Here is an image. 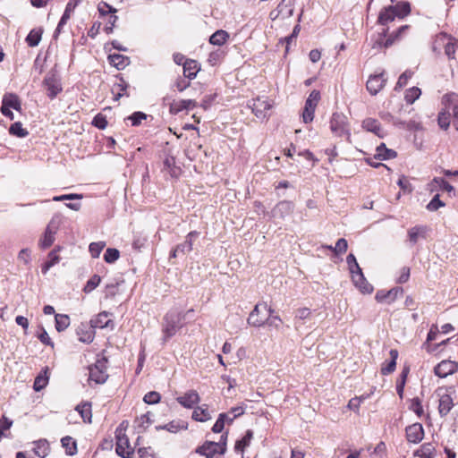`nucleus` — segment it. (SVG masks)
<instances>
[{
	"mask_svg": "<svg viewBox=\"0 0 458 458\" xmlns=\"http://www.w3.org/2000/svg\"><path fill=\"white\" fill-rule=\"evenodd\" d=\"M408 372H409V369H404L402 371L400 378L397 380V383H396V392H397L398 395L400 396V398H403V389H404Z\"/></svg>",
	"mask_w": 458,
	"mask_h": 458,
	"instance_id": "54",
	"label": "nucleus"
},
{
	"mask_svg": "<svg viewBox=\"0 0 458 458\" xmlns=\"http://www.w3.org/2000/svg\"><path fill=\"white\" fill-rule=\"evenodd\" d=\"M60 261V257L57 255V250L55 249L48 254V260L45 263L42 272L46 274L52 267Z\"/></svg>",
	"mask_w": 458,
	"mask_h": 458,
	"instance_id": "47",
	"label": "nucleus"
},
{
	"mask_svg": "<svg viewBox=\"0 0 458 458\" xmlns=\"http://www.w3.org/2000/svg\"><path fill=\"white\" fill-rule=\"evenodd\" d=\"M447 392L445 387H438L435 392L439 398L438 412L441 417L446 416L454 407L453 398Z\"/></svg>",
	"mask_w": 458,
	"mask_h": 458,
	"instance_id": "9",
	"label": "nucleus"
},
{
	"mask_svg": "<svg viewBox=\"0 0 458 458\" xmlns=\"http://www.w3.org/2000/svg\"><path fill=\"white\" fill-rule=\"evenodd\" d=\"M199 70L198 63L195 60L188 59L183 63V74L190 80L196 77Z\"/></svg>",
	"mask_w": 458,
	"mask_h": 458,
	"instance_id": "33",
	"label": "nucleus"
},
{
	"mask_svg": "<svg viewBox=\"0 0 458 458\" xmlns=\"http://www.w3.org/2000/svg\"><path fill=\"white\" fill-rule=\"evenodd\" d=\"M229 38V34L223 30H216L209 38V43L216 46H222Z\"/></svg>",
	"mask_w": 458,
	"mask_h": 458,
	"instance_id": "38",
	"label": "nucleus"
},
{
	"mask_svg": "<svg viewBox=\"0 0 458 458\" xmlns=\"http://www.w3.org/2000/svg\"><path fill=\"white\" fill-rule=\"evenodd\" d=\"M48 369L45 368V369L40 372L37 377L35 378L33 388L36 392L41 391L48 383V376H47Z\"/></svg>",
	"mask_w": 458,
	"mask_h": 458,
	"instance_id": "36",
	"label": "nucleus"
},
{
	"mask_svg": "<svg viewBox=\"0 0 458 458\" xmlns=\"http://www.w3.org/2000/svg\"><path fill=\"white\" fill-rule=\"evenodd\" d=\"M390 354V360L386 361V363L383 364L381 368V373L383 375H388L392 373L396 367V360L398 358V352L395 349H392L389 352Z\"/></svg>",
	"mask_w": 458,
	"mask_h": 458,
	"instance_id": "31",
	"label": "nucleus"
},
{
	"mask_svg": "<svg viewBox=\"0 0 458 458\" xmlns=\"http://www.w3.org/2000/svg\"><path fill=\"white\" fill-rule=\"evenodd\" d=\"M42 36V30H32L26 37V42L30 47H37L40 40Z\"/></svg>",
	"mask_w": 458,
	"mask_h": 458,
	"instance_id": "44",
	"label": "nucleus"
},
{
	"mask_svg": "<svg viewBox=\"0 0 458 458\" xmlns=\"http://www.w3.org/2000/svg\"><path fill=\"white\" fill-rule=\"evenodd\" d=\"M193 311V309L189 310L185 313L177 310H170L165 314L162 324L163 344H165L180 328L183 327V320L186 316Z\"/></svg>",
	"mask_w": 458,
	"mask_h": 458,
	"instance_id": "1",
	"label": "nucleus"
},
{
	"mask_svg": "<svg viewBox=\"0 0 458 458\" xmlns=\"http://www.w3.org/2000/svg\"><path fill=\"white\" fill-rule=\"evenodd\" d=\"M267 313H274V310L267 302L258 303L250 313L247 322L251 327H260L266 324Z\"/></svg>",
	"mask_w": 458,
	"mask_h": 458,
	"instance_id": "3",
	"label": "nucleus"
},
{
	"mask_svg": "<svg viewBox=\"0 0 458 458\" xmlns=\"http://www.w3.org/2000/svg\"><path fill=\"white\" fill-rule=\"evenodd\" d=\"M225 413H220L216 423L212 427V431L214 433H220L223 431L225 425Z\"/></svg>",
	"mask_w": 458,
	"mask_h": 458,
	"instance_id": "59",
	"label": "nucleus"
},
{
	"mask_svg": "<svg viewBox=\"0 0 458 458\" xmlns=\"http://www.w3.org/2000/svg\"><path fill=\"white\" fill-rule=\"evenodd\" d=\"M410 409L416 413L417 416L420 417L424 411L421 404V401L419 398H413Z\"/></svg>",
	"mask_w": 458,
	"mask_h": 458,
	"instance_id": "62",
	"label": "nucleus"
},
{
	"mask_svg": "<svg viewBox=\"0 0 458 458\" xmlns=\"http://www.w3.org/2000/svg\"><path fill=\"white\" fill-rule=\"evenodd\" d=\"M395 11L398 18H403L411 13V4L407 1L398 2L395 5H391Z\"/></svg>",
	"mask_w": 458,
	"mask_h": 458,
	"instance_id": "39",
	"label": "nucleus"
},
{
	"mask_svg": "<svg viewBox=\"0 0 458 458\" xmlns=\"http://www.w3.org/2000/svg\"><path fill=\"white\" fill-rule=\"evenodd\" d=\"M160 399H161L160 394L156 391L148 392L143 397V401L148 404L157 403H159Z\"/></svg>",
	"mask_w": 458,
	"mask_h": 458,
	"instance_id": "58",
	"label": "nucleus"
},
{
	"mask_svg": "<svg viewBox=\"0 0 458 458\" xmlns=\"http://www.w3.org/2000/svg\"><path fill=\"white\" fill-rule=\"evenodd\" d=\"M395 17H397L395 11L389 5L380 11L377 22L381 25H386L394 21Z\"/></svg>",
	"mask_w": 458,
	"mask_h": 458,
	"instance_id": "27",
	"label": "nucleus"
},
{
	"mask_svg": "<svg viewBox=\"0 0 458 458\" xmlns=\"http://www.w3.org/2000/svg\"><path fill=\"white\" fill-rule=\"evenodd\" d=\"M437 46H444L446 56L449 59H454V54L458 49V40L456 38L446 33H440L436 38L434 49Z\"/></svg>",
	"mask_w": 458,
	"mask_h": 458,
	"instance_id": "7",
	"label": "nucleus"
},
{
	"mask_svg": "<svg viewBox=\"0 0 458 458\" xmlns=\"http://www.w3.org/2000/svg\"><path fill=\"white\" fill-rule=\"evenodd\" d=\"M197 231L190 232L182 243L176 245V251H180L182 255H185L192 250L193 241L199 237Z\"/></svg>",
	"mask_w": 458,
	"mask_h": 458,
	"instance_id": "24",
	"label": "nucleus"
},
{
	"mask_svg": "<svg viewBox=\"0 0 458 458\" xmlns=\"http://www.w3.org/2000/svg\"><path fill=\"white\" fill-rule=\"evenodd\" d=\"M442 104L446 109L452 110L454 116V126L458 130V94L447 93L442 98Z\"/></svg>",
	"mask_w": 458,
	"mask_h": 458,
	"instance_id": "12",
	"label": "nucleus"
},
{
	"mask_svg": "<svg viewBox=\"0 0 458 458\" xmlns=\"http://www.w3.org/2000/svg\"><path fill=\"white\" fill-rule=\"evenodd\" d=\"M330 130L336 137H345L351 142V127L348 118L342 113H334L330 119Z\"/></svg>",
	"mask_w": 458,
	"mask_h": 458,
	"instance_id": "2",
	"label": "nucleus"
},
{
	"mask_svg": "<svg viewBox=\"0 0 458 458\" xmlns=\"http://www.w3.org/2000/svg\"><path fill=\"white\" fill-rule=\"evenodd\" d=\"M62 216L55 214L48 223L43 237L39 240L38 245L42 249L49 248L55 242V235L61 225Z\"/></svg>",
	"mask_w": 458,
	"mask_h": 458,
	"instance_id": "4",
	"label": "nucleus"
},
{
	"mask_svg": "<svg viewBox=\"0 0 458 458\" xmlns=\"http://www.w3.org/2000/svg\"><path fill=\"white\" fill-rule=\"evenodd\" d=\"M403 290L402 287H394L389 291L380 290L376 293V300L378 302L392 303L399 296H402Z\"/></svg>",
	"mask_w": 458,
	"mask_h": 458,
	"instance_id": "15",
	"label": "nucleus"
},
{
	"mask_svg": "<svg viewBox=\"0 0 458 458\" xmlns=\"http://www.w3.org/2000/svg\"><path fill=\"white\" fill-rule=\"evenodd\" d=\"M9 133L18 138H25L29 135V131L22 127L20 122H16L10 126Z\"/></svg>",
	"mask_w": 458,
	"mask_h": 458,
	"instance_id": "43",
	"label": "nucleus"
},
{
	"mask_svg": "<svg viewBox=\"0 0 458 458\" xmlns=\"http://www.w3.org/2000/svg\"><path fill=\"white\" fill-rule=\"evenodd\" d=\"M352 282L354 285L362 293H371L373 291V286L366 280L362 270L355 273L352 276Z\"/></svg>",
	"mask_w": 458,
	"mask_h": 458,
	"instance_id": "21",
	"label": "nucleus"
},
{
	"mask_svg": "<svg viewBox=\"0 0 458 458\" xmlns=\"http://www.w3.org/2000/svg\"><path fill=\"white\" fill-rule=\"evenodd\" d=\"M457 369V364L451 360H442L434 369L435 374L439 377H446Z\"/></svg>",
	"mask_w": 458,
	"mask_h": 458,
	"instance_id": "20",
	"label": "nucleus"
},
{
	"mask_svg": "<svg viewBox=\"0 0 458 458\" xmlns=\"http://www.w3.org/2000/svg\"><path fill=\"white\" fill-rule=\"evenodd\" d=\"M421 95V90L418 87H412L406 90L404 99L408 104H413Z\"/></svg>",
	"mask_w": 458,
	"mask_h": 458,
	"instance_id": "48",
	"label": "nucleus"
},
{
	"mask_svg": "<svg viewBox=\"0 0 458 458\" xmlns=\"http://www.w3.org/2000/svg\"><path fill=\"white\" fill-rule=\"evenodd\" d=\"M119 256L120 252L117 249L108 248L104 254V259L106 263H114L119 259Z\"/></svg>",
	"mask_w": 458,
	"mask_h": 458,
	"instance_id": "55",
	"label": "nucleus"
},
{
	"mask_svg": "<svg viewBox=\"0 0 458 458\" xmlns=\"http://www.w3.org/2000/svg\"><path fill=\"white\" fill-rule=\"evenodd\" d=\"M2 102L10 108L16 111L21 110V102L20 98L14 93H5L3 97Z\"/></svg>",
	"mask_w": 458,
	"mask_h": 458,
	"instance_id": "28",
	"label": "nucleus"
},
{
	"mask_svg": "<svg viewBox=\"0 0 458 458\" xmlns=\"http://www.w3.org/2000/svg\"><path fill=\"white\" fill-rule=\"evenodd\" d=\"M252 437H253L252 430H250V429L247 430L245 436L242 439L238 440L235 443L234 449L236 451L242 452L244 450V448L250 445Z\"/></svg>",
	"mask_w": 458,
	"mask_h": 458,
	"instance_id": "46",
	"label": "nucleus"
},
{
	"mask_svg": "<svg viewBox=\"0 0 458 458\" xmlns=\"http://www.w3.org/2000/svg\"><path fill=\"white\" fill-rule=\"evenodd\" d=\"M277 13L275 15L276 18L279 15L284 17H290L293 13V0H282L276 8Z\"/></svg>",
	"mask_w": 458,
	"mask_h": 458,
	"instance_id": "32",
	"label": "nucleus"
},
{
	"mask_svg": "<svg viewBox=\"0 0 458 458\" xmlns=\"http://www.w3.org/2000/svg\"><path fill=\"white\" fill-rule=\"evenodd\" d=\"M196 453L207 458H213L215 454H219V444L207 441L196 449Z\"/></svg>",
	"mask_w": 458,
	"mask_h": 458,
	"instance_id": "23",
	"label": "nucleus"
},
{
	"mask_svg": "<svg viewBox=\"0 0 458 458\" xmlns=\"http://www.w3.org/2000/svg\"><path fill=\"white\" fill-rule=\"evenodd\" d=\"M435 446L431 443L423 444L416 452L415 455L420 458H433Z\"/></svg>",
	"mask_w": 458,
	"mask_h": 458,
	"instance_id": "37",
	"label": "nucleus"
},
{
	"mask_svg": "<svg viewBox=\"0 0 458 458\" xmlns=\"http://www.w3.org/2000/svg\"><path fill=\"white\" fill-rule=\"evenodd\" d=\"M196 106V102L191 99H182L180 101H174L170 106V112L173 114H178L179 112L190 109Z\"/></svg>",
	"mask_w": 458,
	"mask_h": 458,
	"instance_id": "29",
	"label": "nucleus"
},
{
	"mask_svg": "<svg viewBox=\"0 0 458 458\" xmlns=\"http://www.w3.org/2000/svg\"><path fill=\"white\" fill-rule=\"evenodd\" d=\"M386 81L384 72L371 75L367 81V89L371 95H377L384 88Z\"/></svg>",
	"mask_w": 458,
	"mask_h": 458,
	"instance_id": "13",
	"label": "nucleus"
},
{
	"mask_svg": "<svg viewBox=\"0 0 458 458\" xmlns=\"http://www.w3.org/2000/svg\"><path fill=\"white\" fill-rule=\"evenodd\" d=\"M445 203L439 199V195L437 194L433 197L430 202L427 205V208L429 211H436L439 208L444 207Z\"/></svg>",
	"mask_w": 458,
	"mask_h": 458,
	"instance_id": "63",
	"label": "nucleus"
},
{
	"mask_svg": "<svg viewBox=\"0 0 458 458\" xmlns=\"http://www.w3.org/2000/svg\"><path fill=\"white\" fill-rule=\"evenodd\" d=\"M282 323H283L282 319L280 318L279 316L273 315V313H271V314L267 313L266 324L268 327L278 329V328H280Z\"/></svg>",
	"mask_w": 458,
	"mask_h": 458,
	"instance_id": "57",
	"label": "nucleus"
},
{
	"mask_svg": "<svg viewBox=\"0 0 458 458\" xmlns=\"http://www.w3.org/2000/svg\"><path fill=\"white\" fill-rule=\"evenodd\" d=\"M191 418L199 422H205L211 420V414L208 411L207 404H202L194 408Z\"/></svg>",
	"mask_w": 458,
	"mask_h": 458,
	"instance_id": "26",
	"label": "nucleus"
},
{
	"mask_svg": "<svg viewBox=\"0 0 458 458\" xmlns=\"http://www.w3.org/2000/svg\"><path fill=\"white\" fill-rule=\"evenodd\" d=\"M427 227L422 225H418L411 228L408 231L409 242L411 244L417 243L420 238H426Z\"/></svg>",
	"mask_w": 458,
	"mask_h": 458,
	"instance_id": "30",
	"label": "nucleus"
},
{
	"mask_svg": "<svg viewBox=\"0 0 458 458\" xmlns=\"http://www.w3.org/2000/svg\"><path fill=\"white\" fill-rule=\"evenodd\" d=\"M100 282H101L100 276L98 275H94L88 280L86 285L83 288V292L86 293H91L94 289H96L99 285Z\"/></svg>",
	"mask_w": 458,
	"mask_h": 458,
	"instance_id": "51",
	"label": "nucleus"
},
{
	"mask_svg": "<svg viewBox=\"0 0 458 458\" xmlns=\"http://www.w3.org/2000/svg\"><path fill=\"white\" fill-rule=\"evenodd\" d=\"M135 422L137 423L138 428L145 430L152 423V420L150 419V412H147L137 418Z\"/></svg>",
	"mask_w": 458,
	"mask_h": 458,
	"instance_id": "56",
	"label": "nucleus"
},
{
	"mask_svg": "<svg viewBox=\"0 0 458 458\" xmlns=\"http://www.w3.org/2000/svg\"><path fill=\"white\" fill-rule=\"evenodd\" d=\"M43 85L47 97L51 99H54L63 89L60 79L55 73H48L43 81Z\"/></svg>",
	"mask_w": 458,
	"mask_h": 458,
	"instance_id": "10",
	"label": "nucleus"
},
{
	"mask_svg": "<svg viewBox=\"0 0 458 458\" xmlns=\"http://www.w3.org/2000/svg\"><path fill=\"white\" fill-rule=\"evenodd\" d=\"M178 403L187 409H191L200 401L199 394L196 390H190L176 398Z\"/></svg>",
	"mask_w": 458,
	"mask_h": 458,
	"instance_id": "18",
	"label": "nucleus"
},
{
	"mask_svg": "<svg viewBox=\"0 0 458 458\" xmlns=\"http://www.w3.org/2000/svg\"><path fill=\"white\" fill-rule=\"evenodd\" d=\"M346 262H347L348 268H349L352 276H353L355 273L360 272L361 270V268L360 267V266L357 262V259L353 254L350 253L347 256Z\"/></svg>",
	"mask_w": 458,
	"mask_h": 458,
	"instance_id": "53",
	"label": "nucleus"
},
{
	"mask_svg": "<svg viewBox=\"0 0 458 458\" xmlns=\"http://www.w3.org/2000/svg\"><path fill=\"white\" fill-rule=\"evenodd\" d=\"M105 246L106 243L104 242H91L89 247L91 257L94 259L98 258Z\"/></svg>",
	"mask_w": 458,
	"mask_h": 458,
	"instance_id": "52",
	"label": "nucleus"
},
{
	"mask_svg": "<svg viewBox=\"0 0 458 458\" xmlns=\"http://www.w3.org/2000/svg\"><path fill=\"white\" fill-rule=\"evenodd\" d=\"M76 334L80 342L90 344L95 337V331L91 325L81 323L76 329Z\"/></svg>",
	"mask_w": 458,
	"mask_h": 458,
	"instance_id": "19",
	"label": "nucleus"
},
{
	"mask_svg": "<svg viewBox=\"0 0 458 458\" xmlns=\"http://www.w3.org/2000/svg\"><path fill=\"white\" fill-rule=\"evenodd\" d=\"M82 0H70L65 7V10L58 22V25L56 27V30L55 31V37H57L58 34L61 32L62 28L64 25L67 23L69 19L71 18L72 14L73 13L75 8L78 6L79 4H81Z\"/></svg>",
	"mask_w": 458,
	"mask_h": 458,
	"instance_id": "16",
	"label": "nucleus"
},
{
	"mask_svg": "<svg viewBox=\"0 0 458 458\" xmlns=\"http://www.w3.org/2000/svg\"><path fill=\"white\" fill-rule=\"evenodd\" d=\"M249 106L257 118L264 119L267 116V112L271 109L272 105L266 98H257L251 100Z\"/></svg>",
	"mask_w": 458,
	"mask_h": 458,
	"instance_id": "11",
	"label": "nucleus"
},
{
	"mask_svg": "<svg viewBox=\"0 0 458 458\" xmlns=\"http://www.w3.org/2000/svg\"><path fill=\"white\" fill-rule=\"evenodd\" d=\"M412 74L413 72L408 70L403 72L398 79L395 89H402L403 87H404L407 84L409 79L411 78Z\"/></svg>",
	"mask_w": 458,
	"mask_h": 458,
	"instance_id": "61",
	"label": "nucleus"
},
{
	"mask_svg": "<svg viewBox=\"0 0 458 458\" xmlns=\"http://www.w3.org/2000/svg\"><path fill=\"white\" fill-rule=\"evenodd\" d=\"M108 59L110 64L118 70L125 68L130 63L129 57L120 54L110 55Z\"/></svg>",
	"mask_w": 458,
	"mask_h": 458,
	"instance_id": "34",
	"label": "nucleus"
},
{
	"mask_svg": "<svg viewBox=\"0 0 458 458\" xmlns=\"http://www.w3.org/2000/svg\"><path fill=\"white\" fill-rule=\"evenodd\" d=\"M92 124L98 129H101V130L105 129L107 125V121L106 119V116L103 115L102 114H98L94 117V119L92 121Z\"/></svg>",
	"mask_w": 458,
	"mask_h": 458,
	"instance_id": "64",
	"label": "nucleus"
},
{
	"mask_svg": "<svg viewBox=\"0 0 458 458\" xmlns=\"http://www.w3.org/2000/svg\"><path fill=\"white\" fill-rule=\"evenodd\" d=\"M407 441L412 444L420 443L424 437V429L420 423H413L405 429Z\"/></svg>",
	"mask_w": 458,
	"mask_h": 458,
	"instance_id": "17",
	"label": "nucleus"
},
{
	"mask_svg": "<svg viewBox=\"0 0 458 458\" xmlns=\"http://www.w3.org/2000/svg\"><path fill=\"white\" fill-rule=\"evenodd\" d=\"M362 128L368 131L375 133L379 138L384 137V131L380 123L374 118H367L362 122Z\"/></svg>",
	"mask_w": 458,
	"mask_h": 458,
	"instance_id": "25",
	"label": "nucleus"
},
{
	"mask_svg": "<svg viewBox=\"0 0 458 458\" xmlns=\"http://www.w3.org/2000/svg\"><path fill=\"white\" fill-rule=\"evenodd\" d=\"M116 454L123 458H130L133 454V448L130 445L129 438L124 433V428L118 427L115 430Z\"/></svg>",
	"mask_w": 458,
	"mask_h": 458,
	"instance_id": "6",
	"label": "nucleus"
},
{
	"mask_svg": "<svg viewBox=\"0 0 458 458\" xmlns=\"http://www.w3.org/2000/svg\"><path fill=\"white\" fill-rule=\"evenodd\" d=\"M319 100L320 92L316 89L312 90L305 102V106L302 113V118L304 123H308L313 121L314 113Z\"/></svg>",
	"mask_w": 458,
	"mask_h": 458,
	"instance_id": "8",
	"label": "nucleus"
},
{
	"mask_svg": "<svg viewBox=\"0 0 458 458\" xmlns=\"http://www.w3.org/2000/svg\"><path fill=\"white\" fill-rule=\"evenodd\" d=\"M36 447L34 448L35 454L39 457H46L48 454L49 445L47 440H39L35 443Z\"/></svg>",
	"mask_w": 458,
	"mask_h": 458,
	"instance_id": "49",
	"label": "nucleus"
},
{
	"mask_svg": "<svg viewBox=\"0 0 458 458\" xmlns=\"http://www.w3.org/2000/svg\"><path fill=\"white\" fill-rule=\"evenodd\" d=\"M164 168L171 174V176H178L180 168L175 165V160L173 157H167L164 160Z\"/></svg>",
	"mask_w": 458,
	"mask_h": 458,
	"instance_id": "42",
	"label": "nucleus"
},
{
	"mask_svg": "<svg viewBox=\"0 0 458 458\" xmlns=\"http://www.w3.org/2000/svg\"><path fill=\"white\" fill-rule=\"evenodd\" d=\"M76 411L80 413L84 422L90 423L92 413H91V405L89 403H84L79 404L76 407Z\"/></svg>",
	"mask_w": 458,
	"mask_h": 458,
	"instance_id": "40",
	"label": "nucleus"
},
{
	"mask_svg": "<svg viewBox=\"0 0 458 458\" xmlns=\"http://www.w3.org/2000/svg\"><path fill=\"white\" fill-rule=\"evenodd\" d=\"M450 111L451 110H448L445 107L444 110L438 114V118H437L438 125L440 126V128H442L444 130H447L449 128Z\"/></svg>",
	"mask_w": 458,
	"mask_h": 458,
	"instance_id": "50",
	"label": "nucleus"
},
{
	"mask_svg": "<svg viewBox=\"0 0 458 458\" xmlns=\"http://www.w3.org/2000/svg\"><path fill=\"white\" fill-rule=\"evenodd\" d=\"M106 358L98 359L95 364L89 368V379L97 384H103L108 377L106 373Z\"/></svg>",
	"mask_w": 458,
	"mask_h": 458,
	"instance_id": "5",
	"label": "nucleus"
},
{
	"mask_svg": "<svg viewBox=\"0 0 458 458\" xmlns=\"http://www.w3.org/2000/svg\"><path fill=\"white\" fill-rule=\"evenodd\" d=\"M111 314L103 311L100 312L98 315H97L94 318L90 320V325L93 328L98 327V328H105V327H114V322L111 318H109V316Z\"/></svg>",
	"mask_w": 458,
	"mask_h": 458,
	"instance_id": "22",
	"label": "nucleus"
},
{
	"mask_svg": "<svg viewBox=\"0 0 458 458\" xmlns=\"http://www.w3.org/2000/svg\"><path fill=\"white\" fill-rule=\"evenodd\" d=\"M55 328L58 332L65 330L70 325V318L67 315L56 314L55 317Z\"/></svg>",
	"mask_w": 458,
	"mask_h": 458,
	"instance_id": "45",
	"label": "nucleus"
},
{
	"mask_svg": "<svg viewBox=\"0 0 458 458\" xmlns=\"http://www.w3.org/2000/svg\"><path fill=\"white\" fill-rule=\"evenodd\" d=\"M375 157L383 160L390 159L396 157V152L393 149L387 148L384 143H381L376 148Z\"/></svg>",
	"mask_w": 458,
	"mask_h": 458,
	"instance_id": "35",
	"label": "nucleus"
},
{
	"mask_svg": "<svg viewBox=\"0 0 458 458\" xmlns=\"http://www.w3.org/2000/svg\"><path fill=\"white\" fill-rule=\"evenodd\" d=\"M294 204L289 200H282L278 202L272 209V216L275 218L284 219L287 216L293 213Z\"/></svg>",
	"mask_w": 458,
	"mask_h": 458,
	"instance_id": "14",
	"label": "nucleus"
},
{
	"mask_svg": "<svg viewBox=\"0 0 458 458\" xmlns=\"http://www.w3.org/2000/svg\"><path fill=\"white\" fill-rule=\"evenodd\" d=\"M98 10L101 16H106L108 13H115L116 9L106 2H100L98 5Z\"/></svg>",
	"mask_w": 458,
	"mask_h": 458,
	"instance_id": "60",
	"label": "nucleus"
},
{
	"mask_svg": "<svg viewBox=\"0 0 458 458\" xmlns=\"http://www.w3.org/2000/svg\"><path fill=\"white\" fill-rule=\"evenodd\" d=\"M62 445L68 455H74L77 453V444L72 437L66 436L61 439Z\"/></svg>",
	"mask_w": 458,
	"mask_h": 458,
	"instance_id": "41",
	"label": "nucleus"
}]
</instances>
